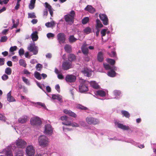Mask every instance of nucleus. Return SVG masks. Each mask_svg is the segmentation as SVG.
Returning a JSON list of instances; mask_svg holds the SVG:
<instances>
[{
  "label": "nucleus",
  "mask_w": 156,
  "mask_h": 156,
  "mask_svg": "<svg viewBox=\"0 0 156 156\" xmlns=\"http://www.w3.org/2000/svg\"><path fill=\"white\" fill-rule=\"evenodd\" d=\"M76 15V13L74 10L71 11L69 13L64 16L65 21L68 24L72 25L74 22Z\"/></svg>",
  "instance_id": "f257e3e1"
},
{
  "label": "nucleus",
  "mask_w": 156,
  "mask_h": 156,
  "mask_svg": "<svg viewBox=\"0 0 156 156\" xmlns=\"http://www.w3.org/2000/svg\"><path fill=\"white\" fill-rule=\"evenodd\" d=\"M38 142L39 145L43 147L47 146L49 142L48 138L44 135L41 136L39 137Z\"/></svg>",
  "instance_id": "f03ea898"
},
{
  "label": "nucleus",
  "mask_w": 156,
  "mask_h": 156,
  "mask_svg": "<svg viewBox=\"0 0 156 156\" xmlns=\"http://www.w3.org/2000/svg\"><path fill=\"white\" fill-rule=\"evenodd\" d=\"M87 122L89 125H96L99 123L98 119L92 117H87L86 118Z\"/></svg>",
  "instance_id": "7ed1b4c3"
},
{
  "label": "nucleus",
  "mask_w": 156,
  "mask_h": 156,
  "mask_svg": "<svg viewBox=\"0 0 156 156\" xmlns=\"http://www.w3.org/2000/svg\"><path fill=\"white\" fill-rule=\"evenodd\" d=\"M30 122L32 125L38 126L42 123L40 119L38 117L36 116L31 118L30 119Z\"/></svg>",
  "instance_id": "20e7f679"
},
{
  "label": "nucleus",
  "mask_w": 156,
  "mask_h": 156,
  "mask_svg": "<svg viewBox=\"0 0 156 156\" xmlns=\"http://www.w3.org/2000/svg\"><path fill=\"white\" fill-rule=\"evenodd\" d=\"M79 90L80 92L81 93L86 92L88 90L86 81H84L81 83L79 86Z\"/></svg>",
  "instance_id": "39448f33"
},
{
  "label": "nucleus",
  "mask_w": 156,
  "mask_h": 156,
  "mask_svg": "<svg viewBox=\"0 0 156 156\" xmlns=\"http://www.w3.org/2000/svg\"><path fill=\"white\" fill-rule=\"evenodd\" d=\"M26 152L28 156H34L35 154V150L31 145L28 146L26 148Z\"/></svg>",
  "instance_id": "423d86ee"
},
{
  "label": "nucleus",
  "mask_w": 156,
  "mask_h": 156,
  "mask_svg": "<svg viewBox=\"0 0 156 156\" xmlns=\"http://www.w3.org/2000/svg\"><path fill=\"white\" fill-rule=\"evenodd\" d=\"M27 49L30 51L33 52L34 55H36L38 52L37 47L34 44H30L28 47Z\"/></svg>",
  "instance_id": "0eeeda50"
},
{
  "label": "nucleus",
  "mask_w": 156,
  "mask_h": 156,
  "mask_svg": "<svg viewBox=\"0 0 156 156\" xmlns=\"http://www.w3.org/2000/svg\"><path fill=\"white\" fill-rule=\"evenodd\" d=\"M66 36L63 33H60L57 35V39L60 43H64L66 41Z\"/></svg>",
  "instance_id": "6e6552de"
},
{
  "label": "nucleus",
  "mask_w": 156,
  "mask_h": 156,
  "mask_svg": "<svg viewBox=\"0 0 156 156\" xmlns=\"http://www.w3.org/2000/svg\"><path fill=\"white\" fill-rule=\"evenodd\" d=\"M26 145V142L23 140L19 139L16 141V145L19 148H24Z\"/></svg>",
  "instance_id": "1a4fd4ad"
},
{
  "label": "nucleus",
  "mask_w": 156,
  "mask_h": 156,
  "mask_svg": "<svg viewBox=\"0 0 156 156\" xmlns=\"http://www.w3.org/2000/svg\"><path fill=\"white\" fill-rule=\"evenodd\" d=\"M76 79V77L72 75H67L65 77L67 82L72 83L74 82Z\"/></svg>",
  "instance_id": "9d476101"
},
{
  "label": "nucleus",
  "mask_w": 156,
  "mask_h": 156,
  "mask_svg": "<svg viewBox=\"0 0 156 156\" xmlns=\"http://www.w3.org/2000/svg\"><path fill=\"white\" fill-rule=\"evenodd\" d=\"M62 67L63 69L67 70L72 67L71 62L67 61L63 62L62 64Z\"/></svg>",
  "instance_id": "9b49d317"
},
{
  "label": "nucleus",
  "mask_w": 156,
  "mask_h": 156,
  "mask_svg": "<svg viewBox=\"0 0 156 156\" xmlns=\"http://www.w3.org/2000/svg\"><path fill=\"white\" fill-rule=\"evenodd\" d=\"M99 17L101 20L102 21L103 24L105 25L108 24V19L107 16L105 14H100Z\"/></svg>",
  "instance_id": "f8f14e48"
},
{
  "label": "nucleus",
  "mask_w": 156,
  "mask_h": 156,
  "mask_svg": "<svg viewBox=\"0 0 156 156\" xmlns=\"http://www.w3.org/2000/svg\"><path fill=\"white\" fill-rule=\"evenodd\" d=\"M81 73L88 77H90L91 75V70L87 67L84 68L81 71Z\"/></svg>",
  "instance_id": "ddd939ff"
},
{
  "label": "nucleus",
  "mask_w": 156,
  "mask_h": 156,
  "mask_svg": "<svg viewBox=\"0 0 156 156\" xmlns=\"http://www.w3.org/2000/svg\"><path fill=\"white\" fill-rule=\"evenodd\" d=\"M52 132L51 126L49 124H47L45 126L44 133L46 134H50Z\"/></svg>",
  "instance_id": "4468645a"
},
{
  "label": "nucleus",
  "mask_w": 156,
  "mask_h": 156,
  "mask_svg": "<svg viewBox=\"0 0 156 156\" xmlns=\"http://www.w3.org/2000/svg\"><path fill=\"white\" fill-rule=\"evenodd\" d=\"M63 112L64 113L74 118H76V114L70 110L65 109L64 110Z\"/></svg>",
  "instance_id": "2eb2a0df"
},
{
  "label": "nucleus",
  "mask_w": 156,
  "mask_h": 156,
  "mask_svg": "<svg viewBox=\"0 0 156 156\" xmlns=\"http://www.w3.org/2000/svg\"><path fill=\"white\" fill-rule=\"evenodd\" d=\"M97 59L98 61L100 62H102L104 60L103 54L102 51H99L98 53Z\"/></svg>",
  "instance_id": "dca6fc26"
},
{
  "label": "nucleus",
  "mask_w": 156,
  "mask_h": 156,
  "mask_svg": "<svg viewBox=\"0 0 156 156\" xmlns=\"http://www.w3.org/2000/svg\"><path fill=\"white\" fill-rule=\"evenodd\" d=\"M85 10L91 13H94L95 12V9L91 5H88L85 8Z\"/></svg>",
  "instance_id": "f3484780"
},
{
  "label": "nucleus",
  "mask_w": 156,
  "mask_h": 156,
  "mask_svg": "<svg viewBox=\"0 0 156 156\" xmlns=\"http://www.w3.org/2000/svg\"><path fill=\"white\" fill-rule=\"evenodd\" d=\"M11 91H10L7 94V100L9 102L15 101V98L11 95Z\"/></svg>",
  "instance_id": "a211bd4d"
},
{
  "label": "nucleus",
  "mask_w": 156,
  "mask_h": 156,
  "mask_svg": "<svg viewBox=\"0 0 156 156\" xmlns=\"http://www.w3.org/2000/svg\"><path fill=\"white\" fill-rule=\"evenodd\" d=\"M117 126L119 128L123 130H128L129 128V126L124 125L122 124L118 123Z\"/></svg>",
  "instance_id": "6ab92c4d"
},
{
  "label": "nucleus",
  "mask_w": 156,
  "mask_h": 156,
  "mask_svg": "<svg viewBox=\"0 0 156 156\" xmlns=\"http://www.w3.org/2000/svg\"><path fill=\"white\" fill-rule=\"evenodd\" d=\"M45 7L46 8H48L51 16H52L53 14V10L51 6L47 2H46L45 3Z\"/></svg>",
  "instance_id": "aec40b11"
},
{
  "label": "nucleus",
  "mask_w": 156,
  "mask_h": 156,
  "mask_svg": "<svg viewBox=\"0 0 156 156\" xmlns=\"http://www.w3.org/2000/svg\"><path fill=\"white\" fill-rule=\"evenodd\" d=\"M68 59L70 62L75 61L76 58V56L73 54H69L68 55Z\"/></svg>",
  "instance_id": "412c9836"
},
{
  "label": "nucleus",
  "mask_w": 156,
  "mask_h": 156,
  "mask_svg": "<svg viewBox=\"0 0 156 156\" xmlns=\"http://www.w3.org/2000/svg\"><path fill=\"white\" fill-rule=\"evenodd\" d=\"M27 116H24L18 119V122L21 123H24L27 121Z\"/></svg>",
  "instance_id": "4be33fe9"
},
{
  "label": "nucleus",
  "mask_w": 156,
  "mask_h": 156,
  "mask_svg": "<svg viewBox=\"0 0 156 156\" xmlns=\"http://www.w3.org/2000/svg\"><path fill=\"white\" fill-rule=\"evenodd\" d=\"M64 49L66 51L67 53H70L72 51V47L69 44H66L64 47Z\"/></svg>",
  "instance_id": "5701e85b"
},
{
  "label": "nucleus",
  "mask_w": 156,
  "mask_h": 156,
  "mask_svg": "<svg viewBox=\"0 0 156 156\" xmlns=\"http://www.w3.org/2000/svg\"><path fill=\"white\" fill-rule=\"evenodd\" d=\"M82 53L85 55H87L88 53V48L86 47V46L83 45L81 48Z\"/></svg>",
  "instance_id": "b1692460"
},
{
  "label": "nucleus",
  "mask_w": 156,
  "mask_h": 156,
  "mask_svg": "<svg viewBox=\"0 0 156 156\" xmlns=\"http://www.w3.org/2000/svg\"><path fill=\"white\" fill-rule=\"evenodd\" d=\"M96 93L97 95L102 97H105L106 95V92L105 91L101 90H98L97 91Z\"/></svg>",
  "instance_id": "393cba45"
},
{
  "label": "nucleus",
  "mask_w": 156,
  "mask_h": 156,
  "mask_svg": "<svg viewBox=\"0 0 156 156\" xmlns=\"http://www.w3.org/2000/svg\"><path fill=\"white\" fill-rule=\"evenodd\" d=\"M90 84L91 86L94 89H98L99 88V85L94 81H91Z\"/></svg>",
  "instance_id": "a878e982"
},
{
  "label": "nucleus",
  "mask_w": 156,
  "mask_h": 156,
  "mask_svg": "<svg viewBox=\"0 0 156 156\" xmlns=\"http://www.w3.org/2000/svg\"><path fill=\"white\" fill-rule=\"evenodd\" d=\"M52 96V98L53 100L57 99L59 101H60L62 100V98L59 95L53 94Z\"/></svg>",
  "instance_id": "bb28decb"
},
{
  "label": "nucleus",
  "mask_w": 156,
  "mask_h": 156,
  "mask_svg": "<svg viewBox=\"0 0 156 156\" xmlns=\"http://www.w3.org/2000/svg\"><path fill=\"white\" fill-rule=\"evenodd\" d=\"M116 73L115 71L111 69L108 72V75L111 77H114L116 76Z\"/></svg>",
  "instance_id": "cd10ccee"
},
{
  "label": "nucleus",
  "mask_w": 156,
  "mask_h": 156,
  "mask_svg": "<svg viewBox=\"0 0 156 156\" xmlns=\"http://www.w3.org/2000/svg\"><path fill=\"white\" fill-rule=\"evenodd\" d=\"M45 26L48 27H53L55 25L54 21H52L50 22H47L45 23Z\"/></svg>",
  "instance_id": "c85d7f7f"
},
{
  "label": "nucleus",
  "mask_w": 156,
  "mask_h": 156,
  "mask_svg": "<svg viewBox=\"0 0 156 156\" xmlns=\"http://www.w3.org/2000/svg\"><path fill=\"white\" fill-rule=\"evenodd\" d=\"M31 38L33 41H36L38 38V37L37 35V33L36 32L33 33L31 35Z\"/></svg>",
  "instance_id": "c756f323"
},
{
  "label": "nucleus",
  "mask_w": 156,
  "mask_h": 156,
  "mask_svg": "<svg viewBox=\"0 0 156 156\" xmlns=\"http://www.w3.org/2000/svg\"><path fill=\"white\" fill-rule=\"evenodd\" d=\"M121 112L122 114L125 117L128 118L130 117V115L128 112L125 110H122Z\"/></svg>",
  "instance_id": "7c9ffc66"
},
{
  "label": "nucleus",
  "mask_w": 156,
  "mask_h": 156,
  "mask_svg": "<svg viewBox=\"0 0 156 156\" xmlns=\"http://www.w3.org/2000/svg\"><path fill=\"white\" fill-rule=\"evenodd\" d=\"M97 23L96 25V28L98 29V28H101L103 27V25L102 24L100 20L98 19L96 20Z\"/></svg>",
  "instance_id": "2f4dec72"
},
{
  "label": "nucleus",
  "mask_w": 156,
  "mask_h": 156,
  "mask_svg": "<svg viewBox=\"0 0 156 156\" xmlns=\"http://www.w3.org/2000/svg\"><path fill=\"white\" fill-rule=\"evenodd\" d=\"M69 40L70 43H73L76 41L77 39L74 37L73 35H71L69 37Z\"/></svg>",
  "instance_id": "473e14b6"
},
{
  "label": "nucleus",
  "mask_w": 156,
  "mask_h": 156,
  "mask_svg": "<svg viewBox=\"0 0 156 156\" xmlns=\"http://www.w3.org/2000/svg\"><path fill=\"white\" fill-rule=\"evenodd\" d=\"M76 108L78 109L82 110H88V108L86 107H84L80 104L77 105L76 106Z\"/></svg>",
  "instance_id": "72a5a7b5"
},
{
  "label": "nucleus",
  "mask_w": 156,
  "mask_h": 156,
  "mask_svg": "<svg viewBox=\"0 0 156 156\" xmlns=\"http://www.w3.org/2000/svg\"><path fill=\"white\" fill-rule=\"evenodd\" d=\"M83 31L86 34H88L91 32V29L89 27H87L83 30Z\"/></svg>",
  "instance_id": "f704fd0d"
},
{
  "label": "nucleus",
  "mask_w": 156,
  "mask_h": 156,
  "mask_svg": "<svg viewBox=\"0 0 156 156\" xmlns=\"http://www.w3.org/2000/svg\"><path fill=\"white\" fill-rule=\"evenodd\" d=\"M12 69L9 67L6 68L5 70V73L8 75H10L12 73Z\"/></svg>",
  "instance_id": "c9c22d12"
},
{
  "label": "nucleus",
  "mask_w": 156,
  "mask_h": 156,
  "mask_svg": "<svg viewBox=\"0 0 156 156\" xmlns=\"http://www.w3.org/2000/svg\"><path fill=\"white\" fill-rule=\"evenodd\" d=\"M89 19L88 17H86L84 18L82 20V23L83 24H85L89 21Z\"/></svg>",
  "instance_id": "e433bc0d"
},
{
  "label": "nucleus",
  "mask_w": 156,
  "mask_h": 156,
  "mask_svg": "<svg viewBox=\"0 0 156 156\" xmlns=\"http://www.w3.org/2000/svg\"><path fill=\"white\" fill-rule=\"evenodd\" d=\"M19 64L20 65L24 67H26L27 66V64L23 59H20L19 60Z\"/></svg>",
  "instance_id": "4c0bfd02"
},
{
  "label": "nucleus",
  "mask_w": 156,
  "mask_h": 156,
  "mask_svg": "<svg viewBox=\"0 0 156 156\" xmlns=\"http://www.w3.org/2000/svg\"><path fill=\"white\" fill-rule=\"evenodd\" d=\"M35 77L38 80H40L41 79L40 74L37 72H36L34 73Z\"/></svg>",
  "instance_id": "58836bf2"
},
{
  "label": "nucleus",
  "mask_w": 156,
  "mask_h": 156,
  "mask_svg": "<svg viewBox=\"0 0 156 156\" xmlns=\"http://www.w3.org/2000/svg\"><path fill=\"white\" fill-rule=\"evenodd\" d=\"M107 61L112 65H113L115 64V60L111 58H107Z\"/></svg>",
  "instance_id": "ea45409f"
},
{
  "label": "nucleus",
  "mask_w": 156,
  "mask_h": 156,
  "mask_svg": "<svg viewBox=\"0 0 156 156\" xmlns=\"http://www.w3.org/2000/svg\"><path fill=\"white\" fill-rule=\"evenodd\" d=\"M28 18H36V16L35 15L34 12L28 13Z\"/></svg>",
  "instance_id": "a19ab883"
},
{
  "label": "nucleus",
  "mask_w": 156,
  "mask_h": 156,
  "mask_svg": "<svg viewBox=\"0 0 156 156\" xmlns=\"http://www.w3.org/2000/svg\"><path fill=\"white\" fill-rule=\"evenodd\" d=\"M107 54L111 57H115L116 56V54L115 51H112V54L108 52H107Z\"/></svg>",
  "instance_id": "79ce46f5"
},
{
  "label": "nucleus",
  "mask_w": 156,
  "mask_h": 156,
  "mask_svg": "<svg viewBox=\"0 0 156 156\" xmlns=\"http://www.w3.org/2000/svg\"><path fill=\"white\" fill-rule=\"evenodd\" d=\"M22 79L23 82H24L26 84L28 85H30V82L26 78L24 77H22Z\"/></svg>",
  "instance_id": "37998d69"
},
{
  "label": "nucleus",
  "mask_w": 156,
  "mask_h": 156,
  "mask_svg": "<svg viewBox=\"0 0 156 156\" xmlns=\"http://www.w3.org/2000/svg\"><path fill=\"white\" fill-rule=\"evenodd\" d=\"M6 155L7 156H13V154L11 150H8L6 151Z\"/></svg>",
  "instance_id": "c03bdc74"
},
{
  "label": "nucleus",
  "mask_w": 156,
  "mask_h": 156,
  "mask_svg": "<svg viewBox=\"0 0 156 156\" xmlns=\"http://www.w3.org/2000/svg\"><path fill=\"white\" fill-rule=\"evenodd\" d=\"M8 38L6 36H4L1 37L0 41L1 42H6Z\"/></svg>",
  "instance_id": "a18cd8bd"
},
{
  "label": "nucleus",
  "mask_w": 156,
  "mask_h": 156,
  "mask_svg": "<svg viewBox=\"0 0 156 156\" xmlns=\"http://www.w3.org/2000/svg\"><path fill=\"white\" fill-rule=\"evenodd\" d=\"M17 20V22L16 23L13 24V26L10 28V30H12L14 28H17L19 23V20L18 19Z\"/></svg>",
  "instance_id": "49530a36"
},
{
  "label": "nucleus",
  "mask_w": 156,
  "mask_h": 156,
  "mask_svg": "<svg viewBox=\"0 0 156 156\" xmlns=\"http://www.w3.org/2000/svg\"><path fill=\"white\" fill-rule=\"evenodd\" d=\"M104 67L106 70H109V69H112V67L111 66L109 65L108 64H103Z\"/></svg>",
  "instance_id": "de8ad7c7"
},
{
  "label": "nucleus",
  "mask_w": 156,
  "mask_h": 156,
  "mask_svg": "<svg viewBox=\"0 0 156 156\" xmlns=\"http://www.w3.org/2000/svg\"><path fill=\"white\" fill-rule=\"evenodd\" d=\"M36 68L37 70L40 71L42 68V66L41 64H38L36 65Z\"/></svg>",
  "instance_id": "09e8293b"
},
{
  "label": "nucleus",
  "mask_w": 156,
  "mask_h": 156,
  "mask_svg": "<svg viewBox=\"0 0 156 156\" xmlns=\"http://www.w3.org/2000/svg\"><path fill=\"white\" fill-rule=\"evenodd\" d=\"M21 0H17L16 5L15 7V9L18 10L20 6V2L21 1Z\"/></svg>",
  "instance_id": "8fccbe9b"
},
{
  "label": "nucleus",
  "mask_w": 156,
  "mask_h": 156,
  "mask_svg": "<svg viewBox=\"0 0 156 156\" xmlns=\"http://www.w3.org/2000/svg\"><path fill=\"white\" fill-rule=\"evenodd\" d=\"M17 49V47L16 46H14L11 47L9 49V51L11 52H12L14 51H15Z\"/></svg>",
  "instance_id": "3c124183"
},
{
  "label": "nucleus",
  "mask_w": 156,
  "mask_h": 156,
  "mask_svg": "<svg viewBox=\"0 0 156 156\" xmlns=\"http://www.w3.org/2000/svg\"><path fill=\"white\" fill-rule=\"evenodd\" d=\"M24 51L23 48H20L19 51V55L20 56L24 55Z\"/></svg>",
  "instance_id": "603ef678"
},
{
  "label": "nucleus",
  "mask_w": 156,
  "mask_h": 156,
  "mask_svg": "<svg viewBox=\"0 0 156 156\" xmlns=\"http://www.w3.org/2000/svg\"><path fill=\"white\" fill-rule=\"evenodd\" d=\"M5 63V59L2 58H0V66L4 65Z\"/></svg>",
  "instance_id": "864d4df0"
},
{
  "label": "nucleus",
  "mask_w": 156,
  "mask_h": 156,
  "mask_svg": "<svg viewBox=\"0 0 156 156\" xmlns=\"http://www.w3.org/2000/svg\"><path fill=\"white\" fill-rule=\"evenodd\" d=\"M2 79L4 80H6L9 78V76L6 74H4L2 77Z\"/></svg>",
  "instance_id": "5fc2aeb1"
},
{
  "label": "nucleus",
  "mask_w": 156,
  "mask_h": 156,
  "mask_svg": "<svg viewBox=\"0 0 156 156\" xmlns=\"http://www.w3.org/2000/svg\"><path fill=\"white\" fill-rule=\"evenodd\" d=\"M69 125H70V126H71L73 127H76L79 126L78 125L77 123L74 122H71V124Z\"/></svg>",
  "instance_id": "6e6d98bb"
},
{
  "label": "nucleus",
  "mask_w": 156,
  "mask_h": 156,
  "mask_svg": "<svg viewBox=\"0 0 156 156\" xmlns=\"http://www.w3.org/2000/svg\"><path fill=\"white\" fill-rule=\"evenodd\" d=\"M106 30L105 29H103L101 31V34L102 35V37L106 35Z\"/></svg>",
  "instance_id": "4d7b16f0"
},
{
  "label": "nucleus",
  "mask_w": 156,
  "mask_h": 156,
  "mask_svg": "<svg viewBox=\"0 0 156 156\" xmlns=\"http://www.w3.org/2000/svg\"><path fill=\"white\" fill-rule=\"evenodd\" d=\"M47 36L48 38H50L51 37H54V34L51 33H48L47 34Z\"/></svg>",
  "instance_id": "13d9d810"
},
{
  "label": "nucleus",
  "mask_w": 156,
  "mask_h": 156,
  "mask_svg": "<svg viewBox=\"0 0 156 156\" xmlns=\"http://www.w3.org/2000/svg\"><path fill=\"white\" fill-rule=\"evenodd\" d=\"M37 104L38 105H41L43 107H44V108L46 107L44 103H43L40 102H37Z\"/></svg>",
  "instance_id": "bf43d9fd"
},
{
  "label": "nucleus",
  "mask_w": 156,
  "mask_h": 156,
  "mask_svg": "<svg viewBox=\"0 0 156 156\" xmlns=\"http://www.w3.org/2000/svg\"><path fill=\"white\" fill-rule=\"evenodd\" d=\"M55 89L57 91L59 92L60 91V87L58 84H57L55 86Z\"/></svg>",
  "instance_id": "052dcab7"
},
{
  "label": "nucleus",
  "mask_w": 156,
  "mask_h": 156,
  "mask_svg": "<svg viewBox=\"0 0 156 156\" xmlns=\"http://www.w3.org/2000/svg\"><path fill=\"white\" fill-rule=\"evenodd\" d=\"M35 4H34L32 3H30L29 5V8L30 9H33L34 7Z\"/></svg>",
  "instance_id": "680f3d73"
},
{
  "label": "nucleus",
  "mask_w": 156,
  "mask_h": 156,
  "mask_svg": "<svg viewBox=\"0 0 156 156\" xmlns=\"http://www.w3.org/2000/svg\"><path fill=\"white\" fill-rule=\"evenodd\" d=\"M5 118L2 114H0V120L5 121Z\"/></svg>",
  "instance_id": "e2e57ef3"
},
{
  "label": "nucleus",
  "mask_w": 156,
  "mask_h": 156,
  "mask_svg": "<svg viewBox=\"0 0 156 156\" xmlns=\"http://www.w3.org/2000/svg\"><path fill=\"white\" fill-rule=\"evenodd\" d=\"M60 119L62 120H66L67 119V117L66 116H62L60 117Z\"/></svg>",
  "instance_id": "0e129e2a"
},
{
  "label": "nucleus",
  "mask_w": 156,
  "mask_h": 156,
  "mask_svg": "<svg viewBox=\"0 0 156 156\" xmlns=\"http://www.w3.org/2000/svg\"><path fill=\"white\" fill-rule=\"evenodd\" d=\"M23 73L25 74L28 75L30 74V73L28 71L27 69H25L23 71Z\"/></svg>",
  "instance_id": "69168bd1"
},
{
  "label": "nucleus",
  "mask_w": 156,
  "mask_h": 156,
  "mask_svg": "<svg viewBox=\"0 0 156 156\" xmlns=\"http://www.w3.org/2000/svg\"><path fill=\"white\" fill-rule=\"evenodd\" d=\"M114 93L115 95L117 96L119 95L121 93L118 90H115L114 91Z\"/></svg>",
  "instance_id": "338daca9"
},
{
  "label": "nucleus",
  "mask_w": 156,
  "mask_h": 156,
  "mask_svg": "<svg viewBox=\"0 0 156 156\" xmlns=\"http://www.w3.org/2000/svg\"><path fill=\"white\" fill-rule=\"evenodd\" d=\"M38 20L36 19H33L31 21V23L33 24H36Z\"/></svg>",
  "instance_id": "774afa93"
}]
</instances>
